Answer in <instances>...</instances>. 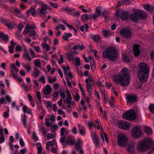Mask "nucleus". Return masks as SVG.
Wrapping results in <instances>:
<instances>
[{
    "label": "nucleus",
    "instance_id": "nucleus-1",
    "mask_svg": "<svg viewBox=\"0 0 154 154\" xmlns=\"http://www.w3.org/2000/svg\"><path fill=\"white\" fill-rule=\"evenodd\" d=\"M131 79L128 69L123 68L118 76L117 81L122 86L125 87L129 84Z\"/></svg>",
    "mask_w": 154,
    "mask_h": 154
},
{
    "label": "nucleus",
    "instance_id": "nucleus-2",
    "mask_svg": "<svg viewBox=\"0 0 154 154\" xmlns=\"http://www.w3.org/2000/svg\"><path fill=\"white\" fill-rule=\"evenodd\" d=\"M139 66V69L137 72L138 78L141 82H145L147 81L148 77L149 67L144 63H140Z\"/></svg>",
    "mask_w": 154,
    "mask_h": 154
},
{
    "label": "nucleus",
    "instance_id": "nucleus-3",
    "mask_svg": "<svg viewBox=\"0 0 154 154\" xmlns=\"http://www.w3.org/2000/svg\"><path fill=\"white\" fill-rule=\"evenodd\" d=\"M103 57L108 58L112 61H116L118 58V54L116 50L112 47L107 48L103 53Z\"/></svg>",
    "mask_w": 154,
    "mask_h": 154
},
{
    "label": "nucleus",
    "instance_id": "nucleus-4",
    "mask_svg": "<svg viewBox=\"0 0 154 154\" xmlns=\"http://www.w3.org/2000/svg\"><path fill=\"white\" fill-rule=\"evenodd\" d=\"M137 147L139 151H146L150 147V142L148 140L144 139L139 142Z\"/></svg>",
    "mask_w": 154,
    "mask_h": 154
},
{
    "label": "nucleus",
    "instance_id": "nucleus-5",
    "mask_svg": "<svg viewBox=\"0 0 154 154\" xmlns=\"http://www.w3.org/2000/svg\"><path fill=\"white\" fill-rule=\"evenodd\" d=\"M146 16L147 14L144 11H140L130 14L129 17L131 21L136 22L137 21L138 19L146 18Z\"/></svg>",
    "mask_w": 154,
    "mask_h": 154
},
{
    "label": "nucleus",
    "instance_id": "nucleus-6",
    "mask_svg": "<svg viewBox=\"0 0 154 154\" xmlns=\"http://www.w3.org/2000/svg\"><path fill=\"white\" fill-rule=\"evenodd\" d=\"M122 117L124 119L127 120H133L136 117V115L133 109H131L123 113Z\"/></svg>",
    "mask_w": 154,
    "mask_h": 154
},
{
    "label": "nucleus",
    "instance_id": "nucleus-7",
    "mask_svg": "<svg viewBox=\"0 0 154 154\" xmlns=\"http://www.w3.org/2000/svg\"><path fill=\"white\" fill-rule=\"evenodd\" d=\"M128 141V138L124 134H120L118 136L117 143L120 147H125Z\"/></svg>",
    "mask_w": 154,
    "mask_h": 154
},
{
    "label": "nucleus",
    "instance_id": "nucleus-8",
    "mask_svg": "<svg viewBox=\"0 0 154 154\" xmlns=\"http://www.w3.org/2000/svg\"><path fill=\"white\" fill-rule=\"evenodd\" d=\"M131 133L132 137L137 138L142 135L143 131L140 128L138 127H134L132 128Z\"/></svg>",
    "mask_w": 154,
    "mask_h": 154
},
{
    "label": "nucleus",
    "instance_id": "nucleus-9",
    "mask_svg": "<svg viewBox=\"0 0 154 154\" xmlns=\"http://www.w3.org/2000/svg\"><path fill=\"white\" fill-rule=\"evenodd\" d=\"M129 13L126 11H122L118 10L116 12V16L120 17L121 19L122 20H125L128 19Z\"/></svg>",
    "mask_w": 154,
    "mask_h": 154
},
{
    "label": "nucleus",
    "instance_id": "nucleus-10",
    "mask_svg": "<svg viewBox=\"0 0 154 154\" xmlns=\"http://www.w3.org/2000/svg\"><path fill=\"white\" fill-rule=\"evenodd\" d=\"M119 32L124 38L128 39L131 37V32L128 29H123L120 30Z\"/></svg>",
    "mask_w": 154,
    "mask_h": 154
},
{
    "label": "nucleus",
    "instance_id": "nucleus-11",
    "mask_svg": "<svg viewBox=\"0 0 154 154\" xmlns=\"http://www.w3.org/2000/svg\"><path fill=\"white\" fill-rule=\"evenodd\" d=\"M66 93L67 94V97L63 100L64 103L66 104H71L72 105H75V102L71 100L72 98L70 93L69 90H66Z\"/></svg>",
    "mask_w": 154,
    "mask_h": 154
},
{
    "label": "nucleus",
    "instance_id": "nucleus-12",
    "mask_svg": "<svg viewBox=\"0 0 154 154\" xmlns=\"http://www.w3.org/2000/svg\"><path fill=\"white\" fill-rule=\"evenodd\" d=\"M102 7L100 6H98L96 8L95 11L94 13L92 14V17L94 20H96L99 17L101 14Z\"/></svg>",
    "mask_w": 154,
    "mask_h": 154
},
{
    "label": "nucleus",
    "instance_id": "nucleus-13",
    "mask_svg": "<svg viewBox=\"0 0 154 154\" xmlns=\"http://www.w3.org/2000/svg\"><path fill=\"white\" fill-rule=\"evenodd\" d=\"M40 5L41 6L40 8H38V12L40 15H44L46 14V6H48V5L43 3V4Z\"/></svg>",
    "mask_w": 154,
    "mask_h": 154
},
{
    "label": "nucleus",
    "instance_id": "nucleus-14",
    "mask_svg": "<svg viewBox=\"0 0 154 154\" xmlns=\"http://www.w3.org/2000/svg\"><path fill=\"white\" fill-rule=\"evenodd\" d=\"M65 132V128L63 127L62 128L60 129V135L62 136V137L60 138V143H62L63 146L66 147L67 145L65 144V138L64 137Z\"/></svg>",
    "mask_w": 154,
    "mask_h": 154
},
{
    "label": "nucleus",
    "instance_id": "nucleus-15",
    "mask_svg": "<svg viewBox=\"0 0 154 154\" xmlns=\"http://www.w3.org/2000/svg\"><path fill=\"white\" fill-rule=\"evenodd\" d=\"M127 103H133L136 102L137 101V97L134 95H129L126 97Z\"/></svg>",
    "mask_w": 154,
    "mask_h": 154
},
{
    "label": "nucleus",
    "instance_id": "nucleus-16",
    "mask_svg": "<svg viewBox=\"0 0 154 154\" xmlns=\"http://www.w3.org/2000/svg\"><path fill=\"white\" fill-rule=\"evenodd\" d=\"M75 143L74 138L71 136L67 137L66 139H65V143L68 145H73Z\"/></svg>",
    "mask_w": 154,
    "mask_h": 154
},
{
    "label": "nucleus",
    "instance_id": "nucleus-17",
    "mask_svg": "<svg viewBox=\"0 0 154 154\" xmlns=\"http://www.w3.org/2000/svg\"><path fill=\"white\" fill-rule=\"evenodd\" d=\"M63 73L66 76V77L67 78L69 77L70 79L72 78L73 75L70 71V68L69 66H68L66 67V69L63 71Z\"/></svg>",
    "mask_w": 154,
    "mask_h": 154
},
{
    "label": "nucleus",
    "instance_id": "nucleus-18",
    "mask_svg": "<svg viewBox=\"0 0 154 154\" xmlns=\"http://www.w3.org/2000/svg\"><path fill=\"white\" fill-rule=\"evenodd\" d=\"M139 45L137 44L133 47V52L135 56H138L140 54V51L139 49Z\"/></svg>",
    "mask_w": 154,
    "mask_h": 154
},
{
    "label": "nucleus",
    "instance_id": "nucleus-19",
    "mask_svg": "<svg viewBox=\"0 0 154 154\" xmlns=\"http://www.w3.org/2000/svg\"><path fill=\"white\" fill-rule=\"evenodd\" d=\"M0 37L6 43L8 42L9 40V37L7 34H5L3 32H0Z\"/></svg>",
    "mask_w": 154,
    "mask_h": 154
},
{
    "label": "nucleus",
    "instance_id": "nucleus-20",
    "mask_svg": "<svg viewBox=\"0 0 154 154\" xmlns=\"http://www.w3.org/2000/svg\"><path fill=\"white\" fill-rule=\"evenodd\" d=\"M120 125L121 126L122 129L128 130L129 128L130 125L128 122L123 121L120 123Z\"/></svg>",
    "mask_w": 154,
    "mask_h": 154
},
{
    "label": "nucleus",
    "instance_id": "nucleus-21",
    "mask_svg": "<svg viewBox=\"0 0 154 154\" xmlns=\"http://www.w3.org/2000/svg\"><path fill=\"white\" fill-rule=\"evenodd\" d=\"M23 57L25 59L30 62L32 61V58L30 56L28 52L25 49L23 54Z\"/></svg>",
    "mask_w": 154,
    "mask_h": 154
},
{
    "label": "nucleus",
    "instance_id": "nucleus-22",
    "mask_svg": "<svg viewBox=\"0 0 154 154\" xmlns=\"http://www.w3.org/2000/svg\"><path fill=\"white\" fill-rule=\"evenodd\" d=\"M51 88L49 85L48 84L46 85L43 88V91L44 93L46 95L49 94L51 92Z\"/></svg>",
    "mask_w": 154,
    "mask_h": 154
},
{
    "label": "nucleus",
    "instance_id": "nucleus-23",
    "mask_svg": "<svg viewBox=\"0 0 154 154\" xmlns=\"http://www.w3.org/2000/svg\"><path fill=\"white\" fill-rule=\"evenodd\" d=\"M135 143L133 142H131L128 147V149L130 152H133L135 149Z\"/></svg>",
    "mask_w": 154,
    "mask_h": 154
},
{
    "label": "nucleus",
    "instance_id": "nucleus-24",
    "mask_svg": "<svg viewBox=\"0 0 154 154\" xmlns=\"http://www.w3.org/2000/svg\"><path fill=\"white\" fill-rule=\"evenodd\" d=\"M90 37L96 42H98L100 40V37L97 34L94 35L91 34L90 35Z\"/></svg>",
    "mask_w": 154,
    "mask_h": 154
},
{
    "label": "nucleus",
    "instance_id": "nucleus-25",
    "mask_svg": "<svg viewBox=\"0 0 154 154\" xmlns=\"http://www.w3.org/2000/svg\"><path fill=\"white\" fill-rule=\"evenodd\" d=\"M78 130L81 135L84 136L86 134L85 128L84 127L80 125H79Z\"/></svg>",
    "mask_w": 154,
    "mask_h": 154
},
{
    "label": "nucleus",
    "instance_id": "nucleus-26",
    "mask_svg": "<svg viewBox=\"0 0 154 154\" xmlns=\"http://www.w3.org/2000/svg\"><path fill=\"white\" fill-rule=\"evenodd\" d=\"M35 28L34 26H32L31 25H28L25 28L23 32L26 35L28 33L31 29H33Z\"/></svg>",
    "mask_w": 154,
    "mask_h": 154
},
{
    "label": "nucleus",
    "instance_id": "nucleus-27",
    "mask_svg": "<svg viewBox=\"0 0 154 154\" xmlns=\"http://www.w3.org/2000/svg\"><path fill=\"white\" fill-rule=\"evenodd\" d=\"M143 7L145 10L149 12H152L153 9V6L150 5L144 4Z\"/></svg>",
    "mask_w": 154,
    "mask_h": 154
},
{
    "label": "nucleus",
    "instance_id": "nucleus-28",
    "mask_svg": "<svg viewBox=\"0 0 154 154\" xmlns=\"http://www.w3.org/2000/svg\"><path fill=\"white\" fill-rule=\"evenodd\" d=\"M67 59L68 60H73L74 59V57L72 51H71L69 53H67Z\"/></svg>",
    "mask_w": 154,
    "mask_h": 154
},
{
    "label": "nucleus",
    "instance_id": "nucleus-29",
    "mask_svg": "<svg viewBox=\"0 0 154 154\" xmlns=\"http://www.w3.org/2000/svg\"><path fill=\"white\" fill-rule=\"evenodd\" d=\"M144 130L145 133L147 135H150L151 134L152 130L150 127L148 126L145 127L144 128Z\"/></svg>",
    "mask_w": 154,
    "mask_h": 154
},
{
    "label": "nucleus",
    "instance_id": "nucleus-30",
    "mask_svg": "<svg viewBox=\"0 0 154 154\" xmlns=\"http://www.w3.org/2000/svg\"><path fill=\"white\" fill-rule=\"evenodd\" d=\"M35 9L33 8H30L27 11V14L28 15L31 13L33 16H34L35 14Z\"/></svg>",
    "mask_w": 154,
    "mask_h": 154
},
{
    "label": "nucleus",
    "instance_id": "nucleus-31",
    "mask_svg": "<svg viewBox=\"0 0 154 154\" xmlns=\"http://www.w3.org/2000/svg\"><path fill=\"white\" fill-rule=\"evenodd\" d=\"M23 111L24 112H26L27 113L31 114L32 113L31 109L28 108L26 105H24L23 107Z\"/></svg>",
    "mask_w": 154,
    "mask_h": 154
},
{
    "label": "nucleus",
    "instance_id": "nucleus-32",
    "mask_svg": "<svg viewBox=\"0 0 154 154\" xmlns=\"http://www.w3.org/2000/svg\"><path fill=\"white\" fill-rule=\"evenodd\" d=\"M104 37L106 38H107L112 34V32L109 31L105 30L102 31Z\"/></svg>",
    "mask_w": 154,
    "mask_h": 154
},
{
    "label": "nucleus",
    "instance_id": "nucleus-33",
    "mask_svg": "<svg viewBox=\"0 0 154 154\" xmlns=\"http://www.w3.org/2000/svg\"><path fill=\"white\" fill-rule=\"evenodd\" d=\"M22 66L27 71H29L31 69V67L30 66L29 63H28L26 65L24 63H22L21 64Z\"/></svg>",
    "mask_w": 154,
    "mask_h": 154
},
{
    "label": "nucleus",
    "instance_id": "nucleus-34",
    "mask_svg": "<svg viewBox=\"0 0 154 154\" xmlns=\"http://www.w3.org/2000/svg\"><path fill=\"white\" fill-rule=\"evenodd\" d=\"M40 72L38 68H35L34 71L32 74V75L35 78L38 76Z\"/></svg>",
    "mask_w": 154,
    "mask_h": 154
},
{
    "label": "nucleus",
    "instance_id": "nucleus-35",
    "mask_svg": "<svg viewBox=\"0 0 154 154\" xmlns=\"http://www.w3.org/2000/svg\"><path fill=\"white\" fill-rule=\"evenodd\" d=\"M15 23L12 21H10L9 24L7 25V26L8 28L11 29L12 28H14L16 26Z\"/></svg>",
    "mask_w": 154,
    "mask_h": 154
},
{
    "label": "nucleus",
    "instance_id": "nucleus-36",
    "mask_svg": "<svg viewBox=\"0 0 154 154\" xmlns=\"http://www.w3.org/2000/svg\"><path fill=\"white\" fill-rule=\"evenodd\" d=\"M123 60L126 62L129 63L130 62V60L127 55L124 54H122Z\"/></svg>",
    "mask_w": 154,
    "mask_h": 154
},
{
    "label": "nucleus",
    "instance_id": "nucleus-37",
    "mask_svg": "<svg viewBox=\"0 0 154 154\" xmlns=\"http://www.w3.org/2000/svg\"><path fill=\"white\" fill-rule=\"evenodd\" d=\"M14 12L16 14V15L18 17H20L21 16L20 11L19 9L15 7L14 9Z\"/></svg>",
    "mask_w": 154,
    "mask_h": 154
},
{
    "label": "nucleus",
    "instance_id": "nucleus-38",
    "mask_svg": "<svg viewBox=\"0 0 154 154\" xmlns=\"http://www.w3.org/2000/svg\"><path fill=\"white\" fill-rule=\"evenodd\" d=\"M1 22L5 25L6 26H7V25L9 24V23H10V21L9 20L5 18H2L1 20Z\"/></svg>",
    "mask_w": 154,
    "mask_h": 154
},
{
    "label": "nucleus",
    "instance_id": "nucleus-39",
    "mask_svg": "<svg viewBox=\"0 0 154 154\" xmlns=\"http://www.w3.org/2000/svg\"><path fill=\"white\" fill-rule=\"evenodd\" d=\"M34 65L36 67H41V62L38 59H37L34 61Z\"/></svg>",
    "mask_w": 154,
    "mask_h": 154
},
{
    "label": "nucleus",
    "instance_id": "nucleus-40",
    "mask_svg": "<svg viewBox=\"0 0 154 154\" xmlns=\"http://www.w3.org/2000/svg\"><path fill=\"white\" fill-rule=\"evenodd\" d=\"M94 134H95V136L94 137L93 142L95 144V145L96 146H97L99 144V143L97 137L96 136L95 134L94 133Z\"/></svg>",
    "mask_w": 154,
    "mask_h": 154
},
{
    "label": "nucleus",
    "instance_id": "nucleus-41",
    "mask_svg": "<svg viewBox=\"0 0 154 154\" xmlns=\"http://www.w3.org/2000/svg\"><path fill=\"white\" fill-rule=\"evenodd\" d=\"M91 68L93 71H94L95 69V65L94 60L90 62Z\"/></svg>",
    "mask_w": 154,
    "mask_h": 154
},
{
    "label": "nucleus",
    "instance_id": "nucleus-42",
    "mask_svg": "<svg viewBox=\"0 0 154 154\" xmlns=\"http://www.w3.org/2000/svg\"><path fill=\"white\" fill-rule=\"evenodd\" d=\"M27 117L25 115H24L22 119V122L24 127H26V125Z\"/></svg>",
    "mask_w": 154,
    "mask_h": 154
},
{
    "label": "nucleus",
    "instance_id": "nucleus-43",
    "mask_svg": "<svg viewBox=\"0 0 154 154\" xmlns=\"http://www.w3.org/2000/svg\"><path fill=\"white\" fill-rule=\"evenodd\" d=\"M63 10H64L65 11H68L69 12H72V11L75 10V9H71L68 7H66L65 8H62L61 9V11H63Z\"/></svg>",
    "mask_w": 154,
    "mask_h": 154
},
{
    "label": "nucleus",
    "instance_id": "nucleus-44",
    "mask_svg": "<svg viewBox=\"0 0 154 154\" xmlns=\"http://www.w3.org/2000/svg\"><path fill=\"white\" fill-rule=\"evenodd\" d=\"M22 86L24 88V90L26 92L28 91L29 89L30 88V87L27 85L25 84L24 82H23Z\"/></svg>",
    "mask_w": 154,
    "mask_h": 154
},
{
    "label": "nucleus",
    "instance_id": "nucleus-45",
    "mask_svg": "<svg viewBox=\"0 0 154 154\" xmlns=\"http://www.w3.org/2000/svg\"><path fill=\"white\" fill-rule=\"evenodd\" d=\"M75 65L76 67L80 65V61L79 57H76L75 59Z\"/></svg>",
    "mask_w": 154,
    "mask_h": 154
},
{
    "label": "nucleus",
    "instance_id": "nucleus-46",
    "mask_svg": "<svg viewBox=\"0 0 154 154\" xmlns=\"http://www.w3.org/2000/svg\"><path fill=\"white\" fill-rule=\"evenodd\" d=\"M29 33V36L30 37L32 36H35L36 35V32L35 30H30Z\"/></svg>",
    "mask_w": 154,
    "mask_h": 154
},
{
    "label": "nucleus",
    "instance_id": "nucleus-47",
    "mask_svg": "<svg viewBox=\"0 0 154 154\" xmlns=\"http://www.w3.org/2000/svg\"><path fill=\"white\" fill-rule=\"evenodd\" d=\"M91 84H87L86 85V88L88 91L89 92H92V91Z\"/></svg>",
    "mask_w": 154,
    "mask_h": 154
},
{
    "label": "nucleus",
    "instance_id": "nucleus-48",
    "mask_svg": "<svg viewBox=\"0 0 154 154\" xmlns=\"http://www.w3.org/2000/svg\"><path fill=\"white\" fill-rule=\"evenodd\" d=\"M49 3L51 6L52 7L55 8H57L59 6V5L57 3H53V2H49Z\"/></svg>",
    "mask_w": 154,
    "mask_h": 154
},
{
    "label": "nucleus",
    "instance_id": "nucleus-49",
    "mask_svg": "<svg viewBox=\"0 0 154 154\" xmlns=\"http://www.w3.org/2000/svg\"><path fill=\"white\" fill-rule=\"evenodd\" d=\"M38 81L41 82L44 84L45 83V77L44 75H42L41 77L38 79Z\"/></svg>",
    "mask_w": 154,
    "mask_h": 154
},
{
    "label": "nucleus",
    "instance_id": "nucleus-50",
    "mask_svg": "<svg viewBox=\"0 0 154 154\" xmlns=\"http://www.w3.org/2000/svg\"><path fill=\"white\" fill-rule=\"evenodd\" d=\"M33 139L35 141H37L38 140V137L36 135V133L35 132L33 131L32 133Z\"/></svg>",
    "mask_w": 154,
    "mask_h": 154
},
{
    "label": "nucleus",
    "instance_id": "nucleus-51",
    "mask_svg": "<svg viewBox=\"0 0 154 154\" xmlns=\"http://www.w3.org/2000/svg\"><path fill=\"white\" fill-rule=\"evenodd\" d=\"M88 14H85L82 15L81 17V19L83 21L88 20Z\"/></svg>",
    "mask_w": 154,
    "mask_h": 154
},
{
    "label": "nucleus",
    "instance_id": "nucleus-52",
    "mask_svg": "<svg viewBox=\"0 0 154 154\" xmlns=\"http://www.w3.org/2000/svg\"><path fill=\"white\" fill-rule=\"evenodd\" d=\"M42 45L43 48L45 49L46 51L50 50V48L48 45Z\"/></svg>",
    "mask_w": 154,
    "mask_h": 154
},
{
    "label": "nucleus",
    "instance_id": "nucleus-53",
    "mask_svg": "<svg viewBox=\"0 0 154 154\" xmlns=\"http://www.w3.org/2000/svg\"><path fill=\"white\" fill-rule=\"evenodd\" d=\"M40 130L42 132V133L43 134V135L44 136H45V135L46 134V131L44 129V126L43 125V127H42L41 128H40Z\"/></svg>",
    "mask_w": 154,
    "mask_h": 154
},
{
    "label": "nucleus",
    "instance_id": "nucleus-54",
    "mask_svg": "<svg viewBox=\"0 0 154 154\" xmlns=\"http://www.w3.org/2000/svg\"><path fill=\"white\" fill-rule=\"evenodd\" d=\"M14 47L13 46V45H10L8 47V51L10 53H13L14 51Z\"/></svg>",
    "mask_w": 154,
    "mask_h": 154
},
{
    "label": "nucleus",
    "instance_id": "nucleus-55",
    "mask_svg": "<svg viewBox=\"0 0 154 154\" xmlns=\"http://www.w3.org/2000/svg\"><path fill=\"white\" fill-rule=\"evenodd\" d=\"M149 110L152 113H154V104H150L149 106Z\"/></svg>",
    "mask_w": 154,
    "mask_h": 154
},
{
    "label": "nucleus",
    "instance_id": "nucleus-56",
    "mask_svg": "<svg viewBox=\"0 0 154 154\" xmlns=\"http://www.w3.org/2000/svg\"><path fill=\"white\" fill-rule=\"evenodd\" d=\"M36 97L37 99L38 100L39 102L41 101V96L40 93L39 91H38L36 93Z\"/></svg>",
    "mask_w": 154,
    "mask_h": 154
},
{
    "label": "nucleus",
    "instance_id": "nucleus-57",
    "mask_svg": "<svg viewBox=\"0 0 154 154\" xmlns=\"http://www.w3.org/2000/svg\"><path fill=\"white\" fill-rule=\"evenodd\" d=\"M55 140H54L51 141H48L47 143V144L50 146H52L54 144Z\"/></svg>",
    "mask_w": 154,
    "mask_h": 154
},
{
    "label": "nucleus",
    "instance_id": "nucleus-58",
    "mask_svg": "<svg viewBox=\"0 0 154 154\" xmlns=\"http://www.w3.org/2000/svg\"><path fill=\"white\" fill-rule=\"evenodd\" d=\"M47 138L48 140L53 139L54 138V136L52 134L49 133L48 134Z\"/></svg>",
    "mask_w": 154,
    "mask_h": 154
},
{
    "label": "nucleus",
    "instance_id": "nucleus-59",
    "mask_svg": "<svg viewBox=\"0 0 154 154\" xmlns=\"http://www.w3.org/2000/svg\"><path fill=\"white\" fill-rule=\"evenodd\" d=\"M74 98L75 101H78L80 99V96L78 94L76 93Z\"/></svg>",
    "mask_w": 154,
    "mask_h": 154
},
{
    "label": "nucleus",
    "instance_id": "nucleus-60",
    "mask_svg": "<svg viewBox=\"0 0 154 154\" xmlns=\"http://www.w3.org/2000/svg\"><path fill=\"white\" fill-rule=\"evenodd\" d=\"M72 132L74 134H76L77 133V129L75 127L72 128Z\"/></svg>",
    "mask_w": 154,
    "mask_h": 154
},
{
    "label": "nucleus",
    "instance_id": "nucleus-61",
    "mask_svg": "<svg viewBox=\"0 0 154 154\" xmlns=\"http://www.w3.org/2000/svg\"><path fill=\"white\" fill-rule=\"evenodd\" d=\"M24 26L21 23H20L18 25V30L20 31L23 28Z\"/></svg>",
    "mask_w": 154,
    "mask_h": 154
},
{
    "label": "nucleus",
    "instance_id": "nucleus-62",
    "mask_svg": "<svg viewBox=\"0 0 154 154\" xmlns=\"http://www.w3.org/2000/svg\"><path fill=\"white\" fill-rule=\"evenodd\" d=\"M60 96L62 97L63 98H65V92L64 91H63L61 90L60 91Z\"/></svg>",
    "mask_w": 154,
    "mask_h": 154
},
{
    "label": "nucleus",
    "instance_id": "nucleus-63",
    "mask_svg": "<svg viewBox=\"0 0 154 154\" xmlns=\"http://www.w3.org/2000/svg\"><path fill=\"white\" fill-rule=\"evenodd\" d=\"M29 51L30 53V54L32 58L35 57V52L32 51V50L31 49H29Z\"/></svg>",
    "mask_w": 154,
    "mask_h": 154
},
{
    "label": "nucleus",
    "instance_id": "nucleus-64",
    "mask_svg": "<svg viewBox=\"0 0 154 154\" xmlns=\"http://www.w3.org/2000/svg\"><path fill=\"white\" fill-rule=\"evenodd\" d=\"M93 51L94 54V55L95 57L98 60L99 58V57L98 55H97V51L96 50H93Z\"/></svg>",
    "mask_w": 154,
    "mask_h": 154
}]
</instances>
